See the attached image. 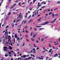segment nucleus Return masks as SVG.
Returning a JSON list of instances; mask_svg holds the SVG:
<instances>
[{"label":"nucleus","mask_w":60,"mask_h":60,"mask_svg":"<svg viewBox=\"0 0 60 60\" xmlns=\"http://www.w3.org/2000/svg\"><path fill=\"white\" fill-rule=\"evenodd\" d=\"M44 24H42L41 25H45L46 24H48V21H46L44 22Z\"/></svg>","instance_id":"f257e3e1"},{"label":"nucleus","mask_w":60,"mask_h":60,"mask_svg":"<svg viewBox=\"0 0 60 60\" xmlns=\"http://www.w3.org/2000/svg\"><path fill=\"white\" fill-rule=\"evenodd\" d=\"M4 49H4V51H7V49H7V47H4Z\"/></svg>","instance_id":"f03ea898"},{"label":"nucleus","mask_w":60,"mask_h":60,"mask_svg":"<svg viewBox=\"0 0 60 60\" xmlns=\"http://www.w3.org/2000/svg\"><path fill=\"white\" fill-rule=\"evenodd\" d=\"M15 38H17V40H20V39H19V38H18V36H17V34H15Z\"/></svg>","instance_id":"7ed1b4c3"},{"label":"nucleus","mask_w":60,"mask_h":60,"mask_svg":"<svg viewBox=\"0 0 60 60\" xmlns=\"http://www.w3.org/2000/svg\"><path fill=\"white\" fill-rule=\"evenodd\" d=\"M52 50V49H50L49 51V52H50V53H51V52H52V53H51V54H53V51H51Z\"/></svg>","instance_id":"20e7f679"},{"label":"nucleus","mask_w":60,"mask_h":60,"mask_svg":"<svg viewBox=\"0 0 60 60\" xmlns=\"http://www.w3.org/2000/svg\"><path fill=\"white\" fill-rule=\"evenodd\" d=\"M19 17L20 18H22V15H21V13H20L19 15Z\"/></svg>","instance_id":"39448f33"},{"label":"nucleus","mask_w":60,"mask_h":60,"mask_svg":"<svg viewBox=\"0 0 60 60\" xmlns=\"http://www.w3.org/2000/svg\"><path fill=\"white\" fill-rule=\"evenodd\" d=\"M56 19H54V20L53 21L51 22V23H54L55 22V21H56Z\"/></svg>","instance_id":"423d86ee"},{"label":"nucleus","mask_w":60,"mask_h":60,"mask_svg":"<svg viewBox=\"0 0 60 60\" xmlns=\"http://www.w3.org/2000/svg\"><path fill=\"white\" fill-rule=\"evenodd\" d=\"M24 20H23L22 21V23L20 25V26H19V28H20V26H21V25H22V24H23V22H24Z\"/></svg>","instance_id":"0eeeda50"},{"label":"nucleus","mask_w":60,"mask_h":60,"mask_svg":"<svg viewBox=\"0 0 60 60\" xmlns=\"http://www.w3.org/2000/svg\"><path fill=\"white\" fill-rule=\"evenodd\" d=\"M36 35H37V34H35V35H34L33 36V38H35V37L36 36Z\"/></svg>","instance_id":"6e6552de"},{"label":"nucleus","mask_w":60,"mask_h":60,"mask_svg":"<svg viewBox=\"0 0 60 60\" xmlns=\"http://www.w3.org/2000/svg\"><path fill=\"white\" fill-rule=\"evenodd\" d=\"M9 49H12V48L11 46H9Z\"/></svg>","instance_id":"1a4fd4ad"},{"label":"nucleus","mask_w":60,"mask_h":60,"mask_svg":"<svg viewBox=\"0 0 60 60\" xmlns=\"http://www.w3.org/2000/svg\"><path fill=\"white\" fill-rule=\"evenodd\" d=\"M57 56H58V55H57V54H56L55 55H54V57H56Z\"/></svg>","instance_id":"9d476101"},{"label":"nucleus","mask_w":60,"mask_h":60,"mask_svg":"<svg viewBox=\"0 0 60 60\" xmlns=\"http://www.w3.org/2000/svg\"><path fill=\"white\" fill-rule=\"evenodd\" d=\"M31 40L32 41H35V40H34V39L33 38H31Z\"/></svg>","instance_id":"9b49d317"},{"label":"nucleus","mask_w":60,"mask_h":60,"mask_svg":"<svg viewBox=\"0 0 60 60\" xmlns=\"http://www.w3.org/2000/svg\"><path fill=\"white\" fill-rule=\"evenodd\" d=\"M33 31L31 32V33L30 34L31 36H32V35H33Z\"/></svg>","instance_id":"f8f14e48"},{"label":"nucleus","mask_w":60,"mask_h":60,"mask_svg":"<svg viewBox=\"0 0 60 60\" xmlns=\"http://www.w3.org/2000/svg\"><path fill=\"white\" fill-rule=\"evenodd\" d=\"M13 41H14V43L13 42V44H14L15 43V38H14L13 39Z\"/></svg>","instance_id":"ddd939ff"},{"label":"nucleus","mask_w":60,"mask_h":60,"mask_svg":"<svg viewBox=\"0 0 60 60\" xmlns=\"http://www.w3.org/2000/svg\"><path fill=\"white\" fill-rule=\"evenodd\" d=\"M11 14V12H9L8 14V16H9Z\"/></svg>","instance_id":"4468645a"},{"label":"nucleus","mask_w":60,"mask_h":60,"mask_svg":"<svg viewBox=\"0 0 60 60\" xmlns=\"http://www.w3.org/2000/svg\"><path fill=\"white\" fill-rule=\"evenodd\" d=\"M41 19V18L40 17V19H38V21H40V20Z\"/></svg>","instance_id":"2eb2a0df"},{"label":"nucleus","mask_w":60,"mask_h":60,"mask_svg":"<svg viewBox=\"0 0 60 60\" xmlns=\"http://www.w3.org/2000/svg\"><path fill=\"white\" fill-rule=\"evenodd\" d=\"M34 30H35L36 31H37V29L35 28H34Z\"/></svg>","instance_id":"dca6fc26"},{"label":"nucleus","mask_w":60,"mask_h":60,"mask_svg":"<svg viewBox=\"0 0 60 60\" xmlns=\"http://www.w3.org/2000/svg\"><path fill=\"white\" fill-rule=\"evenodd\" d=\"M41 26H36V27H41Z\"/></svg>","instance_id":"f3484780"},{"label":"nucleus","mask_w":60,"mask_h":60,"mask_svg":"<svg viewBox=\"0 0 60 60\" xmlns=\"http://www.w3.org/2000/svg\"><path fill=\"white\" fill-rule=\"evenodd\" d=\"M31 58V57H29V58H28V60H29V59H30Z\"/></svg>","instance_id":"a211bd4d"},{"label":"nucleus","mask_w":60,"mask_h":60,"mask_svg":"<svg viewBox=\"0 0 60 60\" xmlns=\"http://www.w3.org/2000/svg\"><path fill=\"white\" fill-rule=\"evenodd\" d=\"M23 58H25L26 57V55H24L23 56Z\"/></svg>","instance_id":"6ab92c4d"},{"label":"nucleus","mask_w":60,"mask_h":60,"mask_svg":"<svg viewBox=\"0 0 60 60\" xmlns=\"http://www.w3.org/2000/svg\"><path fill=\"white\" fill-rule=\"evenodd\" d=\"M24 45H25V42H24L23 44V45H22V46H24Z\"/></svg>","instance_id":"aec40b11"},{"label":"nucleus","mask_w":60,"mask_h":60,"mask_svg":"<svg viewBox=\"0 0 60 60\" xmlns=\"http://www.w3.org/2000/svg\"><path fill=\"white\" fill-rule=\"evenodd\" d=\"M52 13H53L52 12H50L49 14V15H50V14H52Z\"/></svg>","instance_id":"412c9836"},{"label":"nucleus","mask_w":60,"mask_h":60,"mask_svg":"<svg viewBox=\"0 0 60 60\" xmlns=\"http://www.w3.org/2000/svg\"><path fill=\"white\" fill-rule=\"evenodd\" d=\"M32 19L30 20H29V21H28V22H29V23H30V22H31V21H32Z\"/></svg>","instance_id":"4be33fe9"},{"label":"nucleus","mask_w":60,"mask_h":60,"mask_svg":"<svg viewBox=\"0 0 60 60\" xmlns=\"http://www.w3.org/2000/svg\"><path fill=\"white\" fill-rule=\"evenodd\" d=\"M21 20L20 19H19L17 20V21L16 22H19V21H20Z\"/></svg>","instance_id":"5701e85b"},{"label":"nucleus","mask_w":60,"mask_h":60,"mask_svg":"<svg viewBox=\"0 0 60 60\" xmlns=\"http://www.w3.org/2000/svg\"><path fill=\"white\" fill-rule=\"evenodd\" d=\"M8 56V55H7V54H6V55H5V56H6V57H7V56Z\"/></svg>","instance_id":"b1692460"},{"label":"nucleus","mask_w":60,"mask_h":60,"mask_svg":"<svg viewBox=\"0 0 60 60\" xmlns=\"http://www.w3.org/2000/svg\"><path fill=\"white\" fill-rule=\"evenodd\" d=\"M58 44H59V43H57L56 44H54V45H58Z\"/></svg>","instance_id":"393cba45"},{"label":"nucleus","mask_w":60,"mask_h":60,"mask_svg":"<svg viewBox=\"0 0 60 60\" xmlns=\"http://www.w3.org/2000/svg\"><path fill=\"white\" fill-rule=\"evenodd\" d=\"M60 1H58L57 2V4H60Z\"/></svg>","instance_id":"a878e982"},{"label":"nucleus","mask_w":60,"mask_h":60,"mask_svg":"<svg viewBox=\"0 0 60 60\" xmlns=\"http://www.w3.org/2000/svg\"><path fill=\"white\" fill-rule=\"evenodd\" d=\"M41 6V5H38V7H40V6Z\"/></svg>","instance_id":"bb28decb"},{"label":"nucleus","mask_w":60,"mask_h":60,"mask_svg":"<svg viewBox=\"0 0 60 60\" xmlns=\"http://www.w3.org/2000/svg\"><path fill=\"white\" fill-rule=\"evenodd\" d=\"M54 16H55V15H54V14H53L52 15V17H54Z\"/></svg>","instance_id":"cd10ccee"},{"label":"nucleus","mask_w":60,"mask_h":60,"mask_svg":"<svg viewBox=\"0 0 60 60\" xmlns=\"http://www.w3.org/2000/svg\"><path fill=\"white\" fill-rule=\"evenodd\" d=\"M54 16H58V14H56L55 15H54Z\"/></svg>","instance_id":"c85d7f7f"},{"label":"nucleus","mask_w":60,"mask_h":60,"mask_svg":"<svg viewBox=\"0 0 60 60\" xmlns=\"http://www.w3.org/2000/svg\"><path fill=\"white\" fill-rule=\"evenodd\" d=\"M25 31L26 33H29V32H28V31H27V30H26Z\"/></svg>","instance_id":"c756f323"},{"label":"nucleus","mask_w":60,"mask_h":60,"mask_svg":"<svg viewBox=\"0 0 60 60\" xmlns=\"http://www.w3.org/2000/svg\"><path fill=\"white\" fill-rule=\"evenodd\" d=\"M8 53H9V54H11V52H8Z\"/></svg>","instance_id":"7c9ffc66"},{"label":"nucleus","mask_w":60,"mask_h":60,"mask_svg":"<svg viewBox=\"0 0 60 60\" xmlns=\"http://www.w3.org/2000/svg\"><path fill=\"white\" fill-rule=\"evenodd\" d=\"M5 39H6L7 40L8 38L7 36H6L5 37Z\"/></svg>","instance_id":"2f4dec72"},{"label":"nucleus","mask_w":60,"mask_h":60,"mask_svg":"<svg viewBox=\"0 0 60 60\" xmlns=\"http://www.w3.org/2000/svg\"><path fill=\"white\" fill-rule=\"evenodd\" d=\"M39 49V48L38 47H37V48L36 49V50H38V49Z\"/></svg>","instance_id":"473e14b6"},{"label":"nucleus","mask_w":60,"mask_h":60,"mask_svg":"<svg viewBox=\"0 0 60 60\" xmlns=\"http://www.w3.org/2000/svg\"><path fill=\"white\" fill-rule=\"evenodd\" d=\"M26 40L27 41H28V42H29V41L27 39H26Z\"/></svg>","instance_id":"72a5a7b5"},{"label":"nucleus","mask_w":60,"mask_h":60,"mask_svg":"<svg viewBox=\"0 0 60 60\" xmlns=\"http://www.w3.org/2000/svg\"><path fill=\"white\" fill-rule=\"evenodd\" d=\"M32 17H35V16L34 15V14L33 15H32Z\"/></svg>","instance_id":"f704fd0d"},{"label":"nucleus","mask_w":60,"mask_h":60,"mask_svg":"<svg viewBox=\"0 0 60 60\" xmlns=\"http://www.w3.org/2000/svg\"><path fill=\"white\" fill-rule=\"evenodd\" d=\"M5 34H7V32L6 31L5 33Z\"/></svg>","instance_id":"c9c22d12"},{"label":"nucleus","mask_w":60,"mask_h":60,"mask_svg":"<svg viewBox=\"0 0 60 60\" xmlns=\"http://www.w3.org/2000/svg\"><path fill=\"white\" fill-rule=\"evenodd\" d=\"M17 13H18V12H13V13H14V14H17Z\"/></svg>","instance_id":"e433bc0d"},{"label":"nucleus","mask_w":60,"mask_h":60,"mask_svg":"<svg viewBox=\"0 0 60 60\" xmlns=\"http://www.w3.org/2000/svg\"><path fill=\"white\" fill-rule=\"evenodd\" d=\"M11 43V46H12V43L10 42Z\"/></svg>","instance_id":"4c0bfd02"},{"label":"nucleus","mask_w":60,"mask_h":60,"mask_svg":"<svg viewBox=\"0 0 60 60\" xmlns=\"http://www.w3.org/2000/svg\"><path fill=\"white\" fill-rule=\"evenodd\" d=\"M25 28L26 29L27 28V26H25Z\"/></svg>","instance_id":"58836bf2"},{"label":"nucleus","mask_w":60,"mask_h":60,"mask_svg":"<svg viewBox=\"0 0 60 60\" xmlns=\"http://www.w3.org/2000/svg\"><path fill=\"white\" fill-rule=\"evenodd\" d=\"M20 5V3H19L18 4V5L19 6Z\"/></svg>","instance_id":"ea45409f"},{"label":"nucleus","mask_w":60,"mask_h":60,"mask_svg":"<svg viewBox=\"0 0 60 60\" xmlns=\"http://www.w3.org/2000/svg\"><path fill=\"white\" fill-rule=\"evenodd\" d=\"M49 47H51V46L50 45V44H49Z\"/></svg>","instance_id":"a19ab883"},{"label":"nucleus","mask_w":60,"mask_h":60,"mask_svg":"<svg viewBox=\"0 0 60 60\" xmlns=\"http://www.w3.org/2000/svg\"><path fill=\"white\" fill-rule=\"evenodd\" d=\"M44 1H43L41 3V4H44Z\"/></svg>","instance_id":"79ce46f5"},{"label":"nucleus","mask_w":60,"mask_h":60,"mask_svg":"<svg viewBox=\"0 0 60 60\" xmlns=\"http://www.w3.org/2000/svg\"><path fill=\"white\" fill-rule=\"evenodd\" d=\"M32 27H30V30H32Z\"/></svg>","instance_id":"37998d69"},{"label":"nucleus","mask_w":60,"mask_h":60,"mask_svg":"<svg viewBox=\"0 0 60 60\" xmlns=\"http://www.w3.org/2000/svg\"><path fill=\"white\" fill-rule=\"evenodd\" d=\"M27 14H26V16H25V18H26L27 17Z\"/></svg>","instance_id":"c03bdc74"},{"label":"nucleus","mask_w":60,"mask_h":60,"mask_svg":"<svg viewBox=\"0 0 60 60\" xmlns=\"http://www.w3.org/2000/svg\"><path fill=\"white\" fill-rule=\"evenodd\" d=\"M26 20H25L24 21V24H25L26 23Z\"/></svg>","instance_id":"a18cd8bd"},{"label":"nucleus","mask_w":60,"mask_h":60,"mask_svg":"<svg viewBox=\"0 0 60 60\" xmlns=\"http://www.w3.org/2000/svg\"><path fill=\"white\" fill-rule=\"evenodd\" d=\"M43 40H44V39H41V41H43Z\"/></svg>","instance_id":"49530a36"},{"label":"nucleus","mask_w":60,"mask_h":60,"mask_svg":"<svg viewBox=\"0 0 60 60\" xmlns=\"http://www.w3.org/2000/svg\"><path fill=\"white\" fill-rule=\"evenodd\" d=\"M8 27H9V26H7L6 27V28H7Z\"/></svg>","instance_id":"de8ad7c7"},{"label":"nucleus","mask_w":60,"mask_h":60,"mask_svg":"<svg viewBox=\"0 0 60 60\" xmlns=\"http://www.w3.org/2000/svg\"><path fill=\"white\" fill-rule=\"evenodd\" d=\"M42 29H44V28H40V30H42Z\"/></svg>","instance_id":"09e8293b"},{"label":"nucleus","mask_w":60,"mask_h":60,"mask_svg":"<svg viewBox=\"0 0 60 60\" xmlns=\"http://www.w3.org/2000/svg\"><path fill=\"white\" fill-rule=\"evenodd\" d=\"M29 56V55L28 54V55H26V56Z\"/></svg>","instance_id":"8fccbe9b"},{"label":"nucleus","mask_w":60,"mask_h":60,"mask_svg":"<svg viewBox=\"0 0 60 60\" xmlns=\"http://www.w3.org/2000/svg\"><path fill=\"white\" fill-rule=\"evenodd\" d=\"M26 37H28V35H26Z\"/></svg>","instance_id":"3c124183"},{"label":"nucleus","mask_w":60,"mask_h":60,"mask_svg":"<svg viewBox=\"0 0 60 60\" xmlns=\"http://www.w3.org/2000/svg\"><path fill=\"white\" fill-rule=\"evenodd\" d=\"M50 9H48V11H50Z\"/></svg>","instance_id":"603ef678"},{"label":"nucleus","mask_w":60,"mask_h":60,"mask_svg":"<svg viewBox=\"0 0 60 60\" xmlns=\"http://www.w3.org/2000/svg\"><path fill=\"white\" fill-rule=\"evenodd\" d=\"M27 60V58H26L24 60Z\"/></svg>","instance_id":"864d4df0"},{"label":"nucleus","mask_w":60,"mask_h":60,"mask_svg":"<svg viewBox=\"0 0 60 60\" xmlns=\"http://www.w3.org/2000/svg\"><path fill=\"white\" fill-rule=\"evenodd\" d=\"M31 4H32V2H30V5H31Z\"/></svg>","instance_id":"5fc2aeb1"},{"label":"nucleus","mask_w":60,"mask_h":60,"mask_svg":"<svg viewBox=\"0 0 60 60\" xmlns=\"http://www.w3.org/2000/svg\"><path fill=\"white\" fill-rule=\"evenodd\" d=\"M30 17H31V15H30L29 17H28V18H30Z\"/></svg>","instance_id":"6e6d98bb"},{"label":"nucleus","mask_w":60,"mask_h":60,"mask_svg":"<svg viewBox=\"0 0 60 60\" xmlns=\"http://www.w3.org/2000/svg\"><path fill=\"white\" fill-rule=\"evenodd\" d=\"M33 50H32L31 51H30V52H33Z\"/></svg>","instance_id":"4d7b16f0"},{"label":"nucleus","mask_w":60,"mask_h":60,"mask_svg":"<svg viewBox=\"0 0 60 60\" xmlns=\"http://www.w3.org/2000/svg\"><path fill=\"white\" fill-rule=\"evenodd\" d=\"M3 2V0H2L1 2H0V3L2 4V3Z\"/></svg>","instance_id":"13d9d810"},{"label":"nucleus","mask_w":60,"mask_h":60,"mask_svg":"<svg viewBox=\"0 0 60 60\" xmlns=\"http://www.w3.org/2000/svg\"><path fill=\"white\" fill-rule=\"evenodd\" d=\"M25 4V3H22V4Z\"/></svg>","instance_id":"bf43d9fd"},{"label":"nucleus","mask_w":60,"mask_h":60,"mask_svg":"<svg viewBox=\"0 0 60 60\" xmlns=\"http://www.w3.org/2000/svg\"><path fill=\"white\" fill-rule=\"evenodd\" d=\"M36 0H34L33 1V2H35V1H36Z\"/></svg>","instance_id":"052dcab7"},{"label":"nucleus","mask_w":60,"mask_h":60,"mask_svg":"<svg viewBox=\"0 0 60 60\" xmlns=\"http://www.w3.org/2000/svg\"><path fill=\"white\" fill-rule=\"evenodd\" d=\"M16 5V4H14L13 6H15V5Z\"/></svg>","instance_id":"680f3d73"},{"label":"nucleus","mask_w":60,"mask_h":60,"mask_svg":"<svg viewBox=\"0 0 60 60\" xmlns=\"http://www.w3.org/2000/svg\"><path fill=\"white\" fill-rule=\"evenodd\" d=\"M36 42L37 43H38V42H39V41H36Z\"/></svg>","instance_id":"e2e57ef3"},{"label":"nucleus","mask_w":60,"mask_h":60,"mask_svg":"<svg viewBox=\"0 0 60 60\" xmlns=\"http://www.w3.org/2000/svg\"><path fill=\"white\" fill-rule=\"evenodd\" d=\"M8 37H10V38H11V36L10 35H9L8 36Z\"/></svg>","instance_id":"0e129e2a"},{"label":"nucleus","mask_w":60,"mask_h":60,"mask_svg":"<svg viewBox=\"0 0 60 60\" xmlns=\"http://www.w3.org/2000/svg\"><path fill=\"white\" fill-rule=\"evenodd\" d=\"M52 48L53 49H55V47L54 46H53Z\"/></svg>","instance_id":"69168bd1"},{"label":"nucleus","mask_w":60,"mask_h":60,"mask_svg":"<svg viewBox=\"0 0 60 60\" xmlns=\"http://www.w3.org/2000/svg\"><path fill=\"white\" fill-rule=\"evenodd\" d=\"M45 15H46V16H48V14H46Z\"/></svg>","instance_id":"338daca9"},{"label":"nucleus","mask_w":60,"mask_h":60,"mask_svg":"<svg viewBox=\"0 0 60 60\" xmlns=\"http://www.w3.org/2000/svg\"><path fill=\"white\" fill-rule=\"evenodd\" d=\"M3 59H4V57H3L2 59L1 60H3Z\"/></svg>","instance_id":"774afa93"}]
</instances>
